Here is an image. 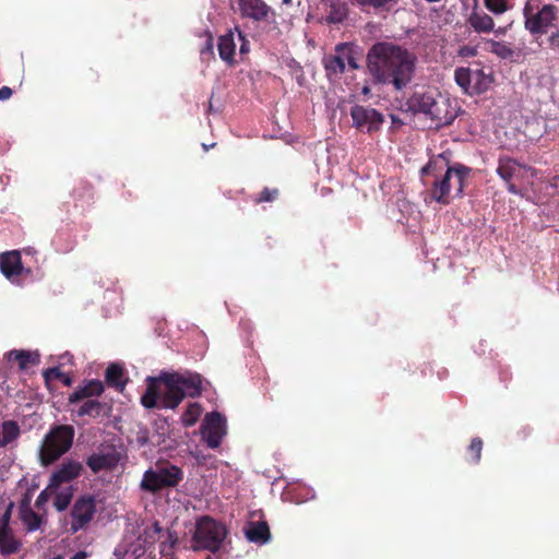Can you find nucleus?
<instances>
[{
  "instance_id": "nucleus-1",
  "label": "nucleus",
  "mask_w": 559,
  "mask_h": 559,
  "mask_svg": "<svg viewBox=\"0 0 559 559\" xmlns=\"http://www.w3.org/2000/svg\"><path fill=\"white\" fill-rule=\"evenodd\" d=\"M146 390L141 404L147 408H177L186 397H198L203 392V378L197 372L160 371L146 378Z\"/></svg>"
},
{
  "instance_id": "nucleus-2",
  "label": "nucleus",
  "mask_w": 559,
  "mask_h": 559,
  "mask_svg": "<svg viewBox=\"0 0 559 559\" xmlns=\"http://www.w3.org/2000/svg\"><path fill=\"white\" fill-rule=\"evenodd\" d=\"M367 59L376 80L392 84L396 90H402L412 81L417 62V57L406 48L385 41L373 45Z\"/></svg>"
},
{
  "instance_id": "nucleus-3",
  "label": "nucleus",
  "mask_w": 559,
  "mask_h": 559,
  "mask_svg": "<svg viewBox=\"0 0 559 559\" xmlns=\"http://www.w3.org/2000/svg\"><path fill=\"white\" fill-rule=\"evenodd\" d=\"M409 104L414 110L430 117L436 127L450 124L456 117L452 100L437 92L415 93Z\"/></svg>"
},
{
  "instance_id": "nucleus-4",
  "label": "nucleus",
  "mask_w": 559,
  "mask_h": 559,
  "mask_svg": "<svg viewBox=\"0 0 559 559\" xmlns=\"http://www.w3.org/2000/svg\"><path fill=\"white\" fill-rule=\"evenodd\" d=\"M75 430L71 425H56L50 428L39 450L40 463L51 465L67 453L74 439Z\"/></svg>"
},
{
  "instance_id": "nucleus-5",
  "label": "nucleus",
  "mask_w": 559,
  "mask_h": 559,
  "mask_svg": "<svg viewBox=\"0 0 559 559\" xmlns=\"http://www.w3.org/2000/svg\"><path fill=\"white\" fill-rule=\"evenodd\" d=\"M466 175L465 167H448L440 178H435L430 192L431 199L438 203L448 204L451 199L460 197L463 193Z\"/></svg>"
},
{
  "instance_id": "nucleus-6",
  "label": "nucleus",
  "mask_w": 559,
  "mask_h": 559,
  "mask_svg": "<svg viewBox=\"0 0 559 559\" xmlns=\"http://www.w3.org/2000/svg\"><path fill=\"white\" fill-rule=\"evenodd\" d=\"M183 479V471L174 464L158 465L144 472L140 483L142 491L155 495L166 488H175Z\"/></svg>"
},
{
  "instance_id": "nucleus-7",
  "label": "nucleus",
  "mask_w": 559,
  "mask_h": 559,
  "mask_svg": "<svg viewBox=\"0 0 559 559\" xmlns=\"http://www.w3.org/2000/svg\"><path fill=\"white\" fill-rule=\"evenodd\" d=\"M525 28L533 35L547 34L559 22V11L554 4L537 8L528 0L523 9Z\"/></svg>"
},
{
  "instance_id": "nucleus-8",
  "label": "nucleus",
  "mask_w": 559,
  "mask_h": 559,
  "mask_svg": "<svg viewBox=\"0 0 559 559\" xmlns=\"http://www.w3.org/2000/svg\"><path fill=\"white\" fill-rule=\"evenodd\" d=\"M226 535L227 528L224 524L205 515L198 520L193 539L200 548L215 552L221 548Z\"/></svg>"
},
{
  "instance_id": "nucleus-9",
  "label": "nucleus",
  "mask_w": 559,
  "mask_h": 559,
  "mask_svg": "<svg viewBox=\"0 0 559 559\" xmlns=\"http://www.w3.org/2000/svg\"><path fill=\"white\" fill-rule=\"evenodd\" d=\"M457 85L469 95L481 94L491 85V76L483 69L457 68L454 72Z\"/></svg>"
},
{
  "instance_id": "nucleus-10",
  "label": "nucleus",
  "mask_w": 559,
  "mask_h": 559,
  "mask_svg": "<svg viewBox=\"0 0 559 559\" xmlns=\"http://www.w3.org/2000/svg\"><path fill=\"white\" fill-rule=\"evenodd\" d=\"M96 513V499L92 495H83L79 497L71 509V526L70 532L75 534L76 532L84 530L94 519Z\"/></svg>"
},
{
  "instance_id": "nucleus-11",
  "label": "nucleus",
  "mask_w": 559,
  "mask_h": 559,
  "mask_svg": "<svg viewBox=\"0 0 559 559\" xmlns=\"http://www.w3.org/2000/svg\"><path fill=\"white\" fill-rule=\"evenodd\" d=\"M121 460V453L114 443L104 442L97 448V452L86 459V465L94 473L114 471Z\"/></svg>"
},
{
  "instance_id": "nucleus-12",
  "label": "nucleus",
  "mask_w": 559,
  "mask_h": 559,
  "mask_svg": "<svg viewBox=\"0 0 559 559\" xmlns=\"http://www.w3.org/2000/svg\"><path fill=\"white\" fill-rule=\"evenodd\" d=\"M225 435V417L217 412L207 413L205 415L204 423L201 426V436L207 447L211 449L218 448Z\"/></svg>"
},
{
  "instance_id": "nucleus-13",
  "label": "nucleus",
  "mask_w": 559,
  "mask_h": 559,
  "mask_svg": "<svg viewBox=\"0 0 559 559\" xmlns=\"http://www.w3.org/2000/svg\"><path fill=\"white\" fill-rule=\"evenodd\" d=\"M353 126L361 131L371 133L378 131L383 123V116L373 108L355 105L350 109Z\"/></svg>"
},
{
  "instance_id": "nucleus-14",
  "label": "nucleus",
  "mask_w": 559,
  "mask_h": 559,
  "mask_svg": "<svg viewBox=\"0 0 559 559\" xmlns=\"http://www.w3.org/2000/svg\"><path fill=\"white\" fill-rule=\"evenodd\" d=\"M347 64L354 69L358 68L352 48L347 45H338L336 53L326 59L325 68L330 74H338L344 72Z\"/></svg>"
},
{
  "instance_id": "nucleus-15",
  "label": "nucleus",
  "mask_w": 559,
  "mask_h": 559,
  "mask_svg": "<svg viewBox=\"0 0 559 559\" xmlns=\"http://www.w3.org/2000/svg\"><path fill=\"white\" fill-rule=\"evenodd\" d=\"M82 464L75 461L62 463L50 476L49 488L57 489L60 485L69 483L80 476Z\"/></svg>"
},
{
  "instance_id": "nucleus-16",
  "label": "nucleus",
  "mask_w": 559,
  "mask_h": 559,
  "mask_svg": "<svg viewBox=\"0 0 559 559\" xmlns=\"http://www.w3.org/2000/svg\"><path fill=\"white\" fill-rule=\"evenodd\" d=\"M528 171L530 169L526 166L516 163L512 158L501 157L499 159L497 173L506 182L524 179Z\"/></svg>"
},
{
  "instance_id": "nucleus-17",
  "label": "nucleus",
  "mask_w": 559,
  "mask_h": 559,
  "mask_svg": "<svg viewBox=\"0 0 559 559\" xmlns=\"http://www.w3.org/2000/svg\"><path fill=\"white\" fill-rule=\"evenodd\" d=\"M105 391V386L102 381L93 379L85 381L82 385H79L68 397L70 404L79 403L83 400H90L93 397L100 396Z\"/></svg>"
},
{
  "instance_id": "nucleus-18",
  "label": "nucleus",
  "mask_w": 559,
  "mask_h": 559,
  "mask_svg": "<svg viewBox=\"0 0 559 559\" xmlns=\"http://www.w3.org/2000/svg\"><path fill=\"white\" fill-rule=\"evenodd\" d=\"M242 16L254 21H267L272 10L262 0H238Z\"/></svg>"
},
{
  "instance_id": "nucleus-19",
  "label": "nucleus",
  "mask_w": 559,
  "mask_h": 559,
  "mask_svg": "<svg viewBox=\"0 0 559 559\" xmlns=\"http://www.w3.org/2000/svg\"><path fill=\"white\" fill-rule=\"evenodd\" d=\"M0 271L7 278L23 275L20 251L11 250L0 253Z\"/></svg>"
},
{
  "instance_id": "nucleus-20",
  "label": "nucleus",
  "mask_w": 559,
  "mask_h": 559,
  "mask_svg": "<svg viewBox=\"0 0 559 559\" xmlns=\"http://www.w3.org/2000/svg\"><path fill=\"white\" fill-rule=\"evenodd\" d=\"M84 402L76 409V415L80 417L87 416L90 418H97L100 416L108 417L111 413V405L105 402H99L96 399L83 400Z\"/></svg>"
},
{
  "instance_id": "nucleus-21",
  "label": "nucleus",
  "mask_w": 559,
  "mask_h": 559,
  "mask_svg": "<svg viewBox=\"0 0 559 559\" xmlns=\"http://www.w3.org/2000/svg\"><path fill=\"white\" fill-rule=\"evenodd\" d=\"M246 538L254 544L264 545L271 540V532L267 522L251 521L245 528Z\"/></svg>"
},
{
  "instance_id": "nucleus-22",
  "label": "nucleus",
  "mask_w": 559,
  "mask_h": 559,
  "mask_svg": "<svg viewBox=\"0 0 559 559\" xmlns=\"http://www.w3.org/2000/svg\"><path fill=\"white\" fill-rule=\"evenodd\" d=\"M21 542L14 537V534L7 523L0 524V554L10 556L20 551Z\"/></svg>"
},
{
  "instance_id": "nucleus-23",
  "label": "nucleus",
  "mask_w": 559,
  "mask_h": 559,
  "mask_svg": "<svg viewBox=\"0 0 559 559\" xmlns=\"http://www.w3.org/2000/svg\"><path fill=\"white\" fill-rule=\"evenodd\" d=\"M467 23L476 33H490L495 27L492 17L477 10L472 11L467 17Z\"/></svg>"
},
{
  "instance_id": "nucleus-24",
  "label": "nucleus",
  "mask_w": 559,
  "mask_h": 559,
  "mask_svg": "<svg viewBox=\"0 0 559 559\" xmlns=\"http://www.w3.org/2000/svg\"><path fill=\"white\" fill-rule=\"evenodd\" d=\"M237 29L238 28H236L235 32L230 31L226 35H223L218 41L219 57L228 63L234 61L237 46Z\"/></svg>"
},
{
  "instance_id": "nucleus-25",
  "label": "nucleus",
  "mask_w": 559,
  "mask_h": 559,
  "mask_svg": "<svg viewBox=\"0 0 559 559\" xmlns=\"http://www.w3.org/2000/svg\"><path fill=\"white\" fill-rule=\"evenodd\" d=\"M21 435V429L15 420H5L0 424V448L14 442Z\"/></svg>"
},
{
  "instance_id": "nucleus-26",
  "label": "nucleus",
  "mask_w": 559,
  "mask_h": 559,
  "mask_svg": "<svg viewBox=\"0 0 559 559\" xmlns=\"http://www.w3.org/2000/svg\"><path fill=\"white\" fill-rule=\"evenodd\" d=\"M21 520L28 532L38 530L43 523V516L36 513L26 501L21 506Z\"/></svg>"
},
{
  "instance_id": "nucleus-27",
  "label": "nucleus",
  "mask_w": 559,
  "mask_h": 559,
  "mask_svg": "<svg viewBox=\"0 0 559 559\" xmlns=\"http://www.w3.org/2000/svg\"><path fill=\"white\" fill-rule=\"evenodd\" d=\"M8 360L16 361L19 368L21 370L27 369L29 366L36 365L39 362V358L37 355H33L25 350H11L8 353Z\"/></svg>"
},
{
  "instance_id": "nucleus-28",
  "label": "nucleus",
  "mask_w": 559,
  "mask_h": 559,
  "mask_svg": "<svg viewBox=\"0 0 559 559\" xmlns=\"http://www.w3.org/2000/svg\"><path fill=\"white\" fill-rule=\"evenodd\" d=\"M105 380L109 386L123 390L126 382L123 381V368L118 364H110L105 372Z\"/></svg>"
},
{
  "instance_id": "nucleus-29",
  "label": "nucleus",
  "mask_w": 559,
  "mask_h": 559,
  "mask_svg": "<svg viewBox=\"0 0 559 559\" xmlns=\"http://www.w3.org/2000/svg\"><path fill=\"white\" fill-rule=\"evenodd\" d=\"M202 414V407L199 403H190L181 416V423L185 427H192L197 424Z\"/></svg>"
},
{
  "instance_id": "nucleus-30",
  "label": "nucleus",
  "mask_w": 559,
  "mask_h": 559,
  "mask_svg": "<svg viewBox=\"0 0 559 559\" xmlns=\"http://www.w3.org/2000/svg\"><path fill=\"white\" fill-rule=\"evenodd\" d=\"M346 15L347 9L345 4L338 2L331 3L325 21L331 24H337L343 22Z\"/></svg>"
},
{
  "instance_id": "nucleus-31",
  "label": "nucleus",
  "mask_w": 559,
  "mask_h": 559,
  "mask_svg": "<svg viewBox=\"0 0 559 559\" xmlns=\"http://www.w3.org/2000/svg\"><path fill=\"white\" fill-rule=\"evenodd\" d=\"M44 378L46 382L58 380L62 382L66 386L72 385V378L70 374L63 372L58 367L48 368L44 371Z\"/></svg>"
},
{
  "instance_id": "nucleus-32",
  "label": "nucleus",
  "mask_w": 559,
  "mask_h": 559,
  "mask_svg": "<svg viewBox=\"0 0 559 559\" xmlns=\"http://www.w3.org/2000/svg\"><path fill=\"white\" fill-rule=\"evenodd\" d=\"M483 451V440L479 437L472 439L471 444L467 449L469 461L474 464L479 463Z\"/></svg>"
},
{
  "instance_id": "nucleus-33",
  "label": "nucleus",
  "mask_w": 559,
  "mask_h": 559,
  "mask_svg": "<svg viewBox=\"0 0 559 559\" xmlns=\"http://www.w3.org/2000/svg\"><path fill=\"white\" fill-rule=\"evenodd\" d=\"M490 51L500 58L509 59L513 57V49L510 45L500 41H490Z\"/></svg>"
},
{
  "instance_id": "nucleus-34",
  "label": "nucleus",
  "mask_w": 559,
  "mask_h": 559,
  "mask_svg": "<svg viewBox=\"0 0 559 559\" xmlns=\"http://www.w3.org/2000/svg\"><path fill=\"white\" fill-rule=\"evenodd\" d=\"M72 500V492L70 490L60 491L56 495L53 506L58 511L68 509Z\"/></svg>"
},
{
  "instance_id": "nucleus-35",
  "label": "nucleus",
  "mask_w": 559,
  "mask_h": 559,
  "mask_svg": "<svg viewBox=\"0 0 559 559\" xmlns=\"http://www.w3.org/2000/svg\"><path fill=\"white\" fill-rule=\"evenodd\" d=\"M485 7L497 15L503 14L509 9L507 0H485Z\"/></svg>"
},
{
  "instance_id": "nucleus-36",
  "label": "nucleus",
  "mask_w": 559,
  "mask_h": 559,
  "mask_svg": "<svg viewBox=\"0 0 559 559\" xmlns=\"http://www.w3.org/2000/svg\"><path fill=\"white\" fill-rule=\"evenodd\" d=\"M547 45L551 50L559 49V22L547 34Z\"/></svg>"
},
{
  "instance_id": "nucleus-37",
  "label": "nucleus",
  "mask_w": 559,
  "mask_h": 559,
  "mask_svg": "<svg viewBox=\"0 0 559 559\" xmlns=\"http://www.w3.org/2000/svg\"><path fill=\"white\" fill-rule=\"evenodd\" d=\"M360 5H369L372 8H383L395 3L397 0H356Z\"/></svg>"
},
{
  "instance_id": "nucleus-38",
  "label": "nucleus",
  "mask_w": 559,
  "mask_h": 559,
  "mask_svg": "<svg viewBox=\"0 0 559 559\" xmlns=\"http://www.w3.org/2000/svg\"><path fill=\"white\" fill-rule=\"evenodd\" d=\"M277 194H278L277 189H269V188H265V189L261 192V194H260V197L258 198V200H257V201H258V202H271V201H273V200H275V199H276Z\"/></svg>"
},
{
  "instance_id": "nucleus-39",
  "label": "nucleus",
  "mask_w": 559,
  "mask_h": 559,
  "mask_svg": "<svg viewBox=\"0 0 559 559\" xmlns=\"http://www.w3.org/2000/svg\"><path fill=\"white\" fill-rule=\"evenodd\" d=\"M48 489H50V488L48 487V488L44 489L36 498V501H35L36 509L43 510L45 508L46 503L49 501L50 493L48 492Z\"/></svg>"
},
{
  "instance_id": "nucleus-40",
  "label": "nucleus",
  "mask_w": 559,
  "mask_h": 559,
  "mask_svg": "<svg viewBox=\"0 0 559 559\" xmlns=\"http://www.w3.org/2000/svg\"><path fill=\"white\" fill-rule=\"evenodd\" d=\"M476 55H477V48L474 46L465 45V46L460 47L457 50V56H460L462 58H472V57H475Z\"/></svg>"
},
{
  "instance_id": "nucleus-41",
  "label": "nucleus",
  "mask_w": 559,
  "mask_h": 559,
  "mask_svg": "<svg viewBox=\"0 0 559 559\" xmlns=\"http://www.w3.org/2000/svg\"><path fill=\"white\" fill-rule=\"evenodd\" d=\"M237 41L240 44V53H247L249 51V41L245 38L243 34L239 29H237Z\"/></svg>"
},
{
  "instance_id": "nucleus-42",
  "label": "nucleus",
  "mask_w": 559,
  "mask_h": 559,
  "mask_svg": "<svg viewBox=\"0 0 559 559\" xmlns=\"http://www.w3.org/2000/svg\"><path fill=\"white\" fill-rule=\"evenodd\" d=\"M439 163H440V164H443V163H444V159H443L441 156H439L437 159L430 160V162L427 164V166H425V167L423 168V170H421V171H423V174H430V173H432V171L437 168V166H438V164H439Z\"/></svg>"
},
{
  "instance_id": "nucleus-43",
  "label": "nucleus",
  "mask_w": 559,
  "mask_h": 559,
  "mask_svg": "<svg viewBox=\"0 0 559 559\" xmlns=\"http://www.w3.org/2000/svg\"><path fill=\"white\" fill-rule=\"evenodd\" d=\"M12 95V90L8 86L0 88V100L9 99Z\"/></svg>"
},
{
  "instance_id": "nucleus-44",
  "label": "nucleus",
  "mask_w": 559,
  "mask_h": 559,
  "mask_svg": "<svg viewBox=\"0 0 559 559\" xmlns=\"http://www.w3.org/2000/svg\"><path fill=\"white\" fill-rule=\"evenodd\" d=\"M10 516H11V506L8 508V510L2 515V522L1 523H7L9 525Z\"/></svg>"
},
{
  "instance_id": "nucleus-45",
  "label": "nucleus",
  "mask_w": 559,
  "mask_h": 559,
  "mask_svg": "<svg viewBox=\"0 0 559 559\" xmlns=\"http://www.w3.org/2000/svg\"><path fill=\"white\" fill-rule=\"evenodd\" d=\"M507 183H508V190H509L510 193H512V194H518L519 193L518 188L515 187V185L512 181L507 182Z\"/></svg>"
},
{
  "instance_id": "nucleus-46",
  "label": "nucleus",
  "mask_w": 559,
  "mask_h": 559,
  "mask_svg": "<svg viewBox=\"0 0 559 559\" xmlns=\"http://www.w3.org/2000/svg\"><path fill=\"white\" fill-rule=\"evenodd\" d=\"M85 558H86L85 551H78L70 559H85Z\"/></svg>"
},
{
  "instance_id": "nucleus-47",
  "label": "nucleus",
  "mask_w": 559,
  "mask_h": 559,
  "mask_svg": "<svg viewBox=\"0 0 559 559\" xmlns=\"http://www.w3.org/2000/svg\"><path fill=\"white\" fill-rule=\"evenodd\" d=\"M284 4H289L292 3V0H282Z\"/></svg>"
},
{
  "instance_id": "nucleus-48",
  "label": "nucleus",
  "mask_w": 559,
  "mask_h": 559,
  "mask_svg": "<svg viewBox=\"0 0 559 559\" xmlns=\"http://www.w3.org/2000/svg\"><path fill=\"white\" fill-rule=\"evenodd\" d=\"M209 559H211V558H209Z\"/></svg>"
}]
</instances>
